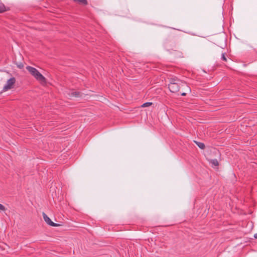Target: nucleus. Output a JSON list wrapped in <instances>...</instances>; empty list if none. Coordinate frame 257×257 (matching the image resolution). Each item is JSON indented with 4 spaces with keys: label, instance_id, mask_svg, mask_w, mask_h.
<instances>
[{
    "label": "nucleus",
    "instance_id": "nucleus-1",
    "mask_svg": "<svg viewBox=\"0 0 257 257\" xmlns=\"http://www.w3.org/2000/svg\"><path fill=\"white\" fill-rule=\"evenodd\" d=\"M181 87H186V90L189 92H191V89L185 82L182 81L176 77L170 79V83L168 85V88L171 92L176 93L178 92L180 88Z\"/></svg>",
    "mask_w": 257,
    "mask_h": 257
},
{
    "label": "nucleus",
    "instance_id": "nucleus-2",
    "mask_svg": "<svg viewBox=\"0 0 257 257\" xmlns=\"http://www.w3.org/2000/svg\"><path fill=\"white\" fill-rule=\"evenodd\" d=\"M164 47L166 51L173 54L175 58L183 57V53L180 51L175 42L167 40L164 44Z\"/></svg>",
    "mask_w": 257,
    "mask_h": 257
},
{
    "label": "nucleus",
    "instance_id": "nucleus-3",
    "mask_svg": "<svg viewBox=\"0 0 257 257\" xmlns=\"http://www.w3.org/2000/svg\"><path fill=\"white\" fill-rule=\"evenodd\" d=\"M26 68L41 84L45 85L46 84V79L37 69L30 66H27Z\"/></svg>",
    "mask_w": 257,
    "mask_h": 257
},
{
    "label": "nucleus",
    "instance_id": "nucleus-4",
    "mask_svg": "<svg viewBox=\"0 0 257 257\" xmlns=\"http://www.w3.org/2000/svg\"><path fill=\"white\" fill-rule=\"evenodd\" d=\"M15 83L16 78L14 77L11 78L8 80L6 84L3 88V90L5 91L13 88Z\"/></svg>",
    "mask_w": 257,
    "mask_h": 257
},
{
    "label": "nucleus",
    "instance_id": "nucleus-5",
    "mask_svg": "<svg viewBox=\"0 0 257 257\" xmlns=\"http://www.w3.org/2000/svg\"><path fill=\"white\" fill-rule=\"evenodd\" d=\"M43 216L45 222L49 225L55 227L59 226L60 225L58 223H54L44 212L43 213Z\"/></svg>",
    "mask_w": 257,
    "mask_h": 257
},
{
    "label": "nucleus",
    "instance_id": "nucleus-6",
    "mask_svg": "<svg viewBox=\"0 0 257 257\" xmlns=\"http://www.w3.org/2000/svg\"><path fill=\"white\" fill-rule=\"evenodd\" d=\"M73 2L78 3L79 5L86 6L88 5L87 0H72Z\"/></svg>",
    "mask_w": 257,
    "mask_h": 257
},
{
    "label": "nucleus",
    "instance_id": "nucleus-7",
    "mask_svg": "<svg viewBox=\"0 0 257 257\" xmlns=\"http://www.w3.org/2000/svg\"><path fill=\"white\" fill-rule=\"evenodd\" d=\"M69 96L70 97H79L80 96V92L78 91H74L69 93L68 94Z\"/></svg>",
    "mask_w": 257,
    "mask_h": 257
},
{
    "label": "nucleus",
    "instance_id": "nucleus-8",
    "mask_svg": "<svg viewBox=\"0 0 257 257\" xmlns=\"http://www.w3.org/2000/svg\"><path fill=\"white\" fill-rule=\"evenodd\" d=\"M194 142L197 145V146L200 148L201 149H204L205 148V145L204 143L197 142L196 141H194Z\"/></svg>",
    "mask_w": 257,
    "mask_h": 257
},
{
    "label": "nucleus",
    "instance_id": "nucleus-9",
    "mask_svg": "<svg viewBox=\"0 0 257 257\" xmlns=\"http://www.w3.org/2000/svg\"><path fill=\"white\" fill-rule=\"evenodd\" d=\"M7 11L6 7L4 4H0V13Z\"/></svg>",
    "mask_w": 257,
    "mask_h": 257
},
{
    "label": "nucleus",
    "instance_id": "nucleus-10",
    "mask_svg": "<svg viewBox=\"0 0 257 257\" xmlns=\"http://www.w3.org/2000/svg\"><path fill=\"white\" fill-rule=\"evenodd\" d=\"M210 163L214 166H218L219 164L216 159H213L210 161Z\"/></svg>",
    "mask_w": 257,
    "mask_h": 257
},
{
    "label": "nucleus",
    "instance_id": "nucleus-11",
    "mask_svg": "<svg viewBox=\"0 0 257 257\" xmlns=\"http://www.w3.org/2000/svg\"><path fill=\"white\" fill-rule=\"evenodd\" d=\"M152 104V102H147L143 104L141 106L142 107H148L151 106Z\"/></svg>",
    "mask_w": 257,
    "mask_h": 257
},
{
    "label": "nucleus",
    "instance_id": "nucleus-12",
    "mask_svg": "<svg viewBox=\"0 0 257 257\" xmlns=\"http://www.w3.org/2000/svg\"><path fill=\"white\" fill-rule=\"evenodd\" d=\"M16 64L17 65V66L19 69H22L24 67V64L23 63H16Z\"/></svg>",
    "mask_w": 257,
    "mask_h": 257
},
{
    "label": "nucleus",
    "instance_id": "nucleus-13",
    "mask_svg": "<svg viewBox=\"0 0 257 257\" xmlns=\"http://www.w3.org/2000/svg\"><path fill=\"white\" fill-rule=\"evenodd\" d=\"M221 59L222 60H223L224 61H225V62L227 61V58H226V57L225 56V53H222Z\"/></svg>",
    "mask_w": 257,
    "mask_h": 257
},
{
    "label": "nucleus",
    "instance_id": "nucleus-14",
    "mask_svg": "<svg viewBox=\"0 0 257 257\" xmlns=\"http://www.w3.org/2000/svg\"><path fill=\"white\" fill-rule=\"evenodd\" d=\"M5 207L2 204L0 203V211H5Z\"/></svg>",
    "mask_w": 257,
    "mask_h": 257
},
{
    "label": "nucleus",
    "instance_id": "nucleus-15",
    "mask_svg": "<svg viewBox=\"0 0 257 257\" xmlns=\"http://www.w3.org/2000/svg\"><path fill=\"white\" fill-rule=\"evenodd\" d=\"M181 95L182 96H186V93L185 92H182L181 93Z\"/></svg>",
    "mask_w": 257,
    "mask_h": 257
},
{
    "label": "nucleus",
    "instance_id": "nucleus-16",
    "mask_svg": "<svg viewBox=\"0 0 257 257\" xmlns=\"http://www.w3.org/2000/svg\"><path fill=\"white\" fill-rule=\"evenodd\" d=\"M254 237L255 238H257V233L254 234Z\"/></svg>",
    "mask_w": 257,
    "mask_h": 257
}]
</instances>
